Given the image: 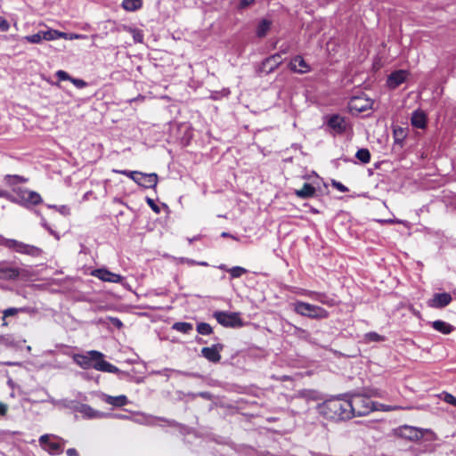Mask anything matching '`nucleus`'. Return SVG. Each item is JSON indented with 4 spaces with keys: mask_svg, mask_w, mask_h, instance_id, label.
Listing matches in <instances>:
<instances>
[{
    "mask_svg": "<svg viewBox=\"0 0 456 456\" xmlns=\"http://www.w3.org/2000/svg\"><path fill=\"white\" fill-rule=\"evenodd\" d=\"M182 262H183V263H187V264H189V265H194V264H196V263H195V261H193V260H190V259H182Z\"/></svg>",
    "mask_w": 456,
    "mask_h": 456,
    "instance_id": "0e129e2a",
    "label": "nucleus"
},
{
    "mask_svg": "<svg viewBox=\"0 0 456 456\" xmlns=\"http://www.w3.org/2000/svg\"><path fill=\"white\" fill-rule=\"evenodd\" d=\"M315 301H320L321 303L328 305H331L332 302H333L332 299L328 298V297L325 295H316V294H315Z\"/></svg>",
    "mask_w": 456,
    "mask_h": 456,
    "instance_id": "de8ad7c7",
    "label": "nucleus"
},
{
    "mask_svg": "<svg viewBox=\"0 0 456 456\" xmlns=\"http://www.w3.org/2000/svg\"><path fill=\"white\" fill-rule=\"evenodd\" d=\"M452 296L448 293H436L428 300V305L433 308H443L452 302Z\"/></svg>",
    "mask_w": 456,
    "mask_h": 456,
    "instance_id": "dca6fc26",
    "label": "nucleus"
},
{
    "mask_svg": "<svg viewBox=\"0 0 456 456\" xmlns=\"http://www.w3.org/2000/svg\"><path fill=\"white\" fill-rule=\"evenodd\" d=\"M73 360L84 370L94 368L97 370L109 373H118L119 371L116 366L104 361L103 354L99 351L91 350L86 352L85 354H74Z\"/></svg>",
    "mask_w": 456,
    "mask_h": 456,
    "instance_id": "f257e3e1",
    "label": "nucleus"
},
{
    "mask_svg": "<svg viewBox=\"0 0 456 456\" xmlns=\"http://www.w3.org/2000/svg\"><path fill=\"white\" fill-rule=\"evenodd\" d=\"M55 77L58 79L57 82L53 83V86H60L61 81H70L77 88L82 89L87 86V82L82 78H77L71 77L67 71L60 69L55 72Z\"/></svg>",
    "mask_w": 456,
    "mask_h": 456,
    "instance_id": "ddd939ff",
    "label": "nucleus"
},
{
    "mask_svg": "<svg viewBox=\"0 0 456 456\" xmlns=\"http://www.w3.org/2000/svg\"><path fill=\"white\" fill-rule=\"evenodd\" d=\"M0 343L7 346H14V342L12 338H4V337H0Z\"/></svg>",
    "mask_w": 456,
    "mask_h": 456,
    "instance_id": "5fc2aeb1",
    "label": "nucleus"
},
{
    "mask_svg": "<svg viewBox=\"0 0 456 456\" xmlns=\"http://www.w3.org/2000/svg\"><path fill=\"white\" fill-rule=\"evenodd\" d=\"M92 275L102 281L119 283L123 281V277L121 275L111 273L106 269H96L92 272Z\"/></svg>",
    "mask_w": 456,
    "mask_h": 456,
    "instance_id": "4468645a",
    "label": "nucleus"
},
{
    "mask_svg": "<svg viewBox=\"0 0 456 456\" xmlns=\"http://www.w3.org/2000/svg\"><path fill=\"white\" fill-rule=\"evenodd\" d=\"M287 51H288V47L287 46L283 47V45H281L280 48V51L278 53H281V56L282 54L287 53Z\"/></svg>",
    "mask_w": 456,
    "mask_h": 456,
    "instance_id": "680f3d73",
    "label": "nucleus"
},
{
    "mask_svg": "<svg viewBox=\"0 0 456 456\" xmlns=\"http://www.w3.org/2000/svg\"><path fill=\"white\" fill-rule=\"evenodd\" d=\"M295 310L302 314L306 316H311L312 313L314 312V308L310 304L303 303V302H297L295 305Z\"/></svg>",
    "mask_w": 456,
    "mask_h": 456,
    "instance_id": "c85d7f7f",
    "label": "nucleus"
},
{
    "mask_svg": "<svg viewBox=\"0 0 456 456\" xmlns=\"http://www.w3.org/2000/svg\"><path fill=\"white\" fill-rule=\"evenodd\" d=\"M42 225H43V226H44V228H45V229L50 228V227L46 224V223H45V221L44 219H42Z\"/></svg>",
    "mask_w": 456,
    "mask_h": 456,
    "instance_id": "69168bd1",
    "label": "nucleus"
},
{
    "mask_svg": "<svg viewBox=\"0 0 456 456\" xmlns=\"http://www.w3.org/2000/svg\"><path fill=\"white\" fill-rule=\"evenodd\" d=\"M229 236V233L228 232H223L222 233V237H228Z\"/></svg>",
    "mask_w": 456,
    "mask_h": 456,
    "instance_id": "338daca9",
    "label": "nucleus"
},
{
    "mask_svg": "<svg viewBox=\"0 0 456 456\" xmlns=\"http://www.w3.org/2000/svg\"><path fill=\"white\" fill-rule=\"evenodd\" d=\"M219 268L227 271L232 278H239L242 274L247 273V270L245 268L240 266L226 268L224 265H221Z\"/></svg>",
    "mask_w": 456,
    "mask_h": 456,
    "instance_id": "72a5a7b5",
    "label": "nucleus"
},
{
    "mask_svg": "<svg viewBox=\"0 0 456 456\" xmlns=\"http://www.w3.org/2000/svg\"><path fill=\"white\" fill-rule=\"evenodd\" d=\"M372 105L373 101L370 98L363 96H353L348 102V109L352 113H362L370 110Z\"/></svg>",
    "mask_w": 456,
    "mask_h": 456,
    "instance_id": "6e6552de",
    "label": "nucleus"
},
{
    "mask_svg": "<svg viewBox=\"0 0 456 456\" xmlns=\"http://www.w3.org/2000/svg\"><path fill=\"white\" fill-rule=\"evenodd\" d=\"M10 24L5 19H2L0 20V31L6 32L9 30Z\"/></svg>",
    "mask_w": 456,
    "mask_h": 456,
    "instance_id": "603ef678",
    "label": "nucleus"
},
{
    "mask_svg": "<svg viewBox=\"0 0 456 456\" xmlns=\"http://www.w3.org/2000/svg\"><path fill=\"white\" fill-rule=\"evenodd\" d=\"M15 201H20L25 207L37 206L43 202L39 193L28 189L19 190Z\"/></svg>",
    "mask_w": 456,
    "mask_h": 456,
    "instance_id": "423d86ee",
    "label": "nucleus"
},
{
    "mask_svg": "<svg viewBox=\"0 0 456 456\" xmlns=\"http://www.w3.org/2000/svg\"><path fill=\"white\" fill-rule=\"evenodd\" d=\"M328 191V186L318 174L315 172V197L322 195Z\"/></svg>",
    "mask_w": 456,
    "mask_h": 456,
    "instance_id": "7c9ffc66",
    "label": "nucleus"
},
{
    "mask_svg": "<svg viewBox=\"0 0 456 456\" xmlns=\"http://www.w3.org/2000/svg\"><path fill=\"white\" fill-rule=\"evenodd\" d=\"M45 449L53 454H58L61 452V445L56 442H49Z\"/></svg>",
    "mask_w": 456,
    "mask_h": 456,
    "instance_id": "58836bf2",
    "label": "nucleus"
},
{
    "mask_svg": "<svg viewBox=\"0 0 456 456\" xmlns=\"http://www.w3.org/2000/svg\"><path fill=\"white\" fill-rule=\"evenodd\" d=\"M122 7L128 12H135L142 8V0H123Z\"/></svg>",
    "mask_w": 456,
    "mask_h": 456,
    "instance_id": "bb28decb",
    "label": "nucleus"
},
{
    "mask_svg": "<svg viewBox=\"0 0 456 456\" xmlns=\"http://www.w3.org/2000/svg\"><path fill=\"white\" fill-rule=\"evenodd\" d=\"M102 398L106 403L111 404L115 407L125 406L128 403L127 397L126 395L111 396L103 394Z\"/></svg>",
    "mask_w": 456,
    "mask_h": 456,
    "instance_id": "aec40b11",
    "label": "nucleus"
},
{
    "mask_svg": "<svg viewBox=\"0 0 456 456\" xmlns=\"http://www.w3.org/2000/svg\"><path fill=\"white\" fill-rule=\"evenodd\" d=\"M28 178L20 175H6L4 177V182L11 187H14L20 183H28Z\"/></svg>",
    "mask_w": 456,
    "mask_h": 456,
    "instance_id": "412c9836",
    "label": "nucleus"
},
{
    "mask_svg": "<svg viewBox=\"0 0 456 456\" xmlns=\"http://www.w3.org/2000/svg\"><path fill=\"white\" fill-rule=\"evenodd\" d=\"M393 136L395 139V143L403 146V142L407 137V133L403 127L395 126L393 129Z\"/></svg>",
    "mask_w": 456,
    "mask_h": 456,
    "instance_id": "393cba45",
    "label": "nucleus"
},
{
    "mask_svg": "<svg viewBox=\"0 0 456 456\" xmlns=\"http://www.w3.org/2000/svg\"><path fill=\"white\" fill-rule=\"evenodd\" d=\"M376 407L378 408L377 410H382V411H392V410H395V407H391V406H387V405H384V404H378L376 405Z\"/></svg>",
    "mask_w": 456,
    "mask_h": 456,
    "instance_id": "4d7b16f0",
    "label": "nucleus"
},
{
    "mask_svg": "<svg viewBox=\"0 0 456 456\" xmlns=\"http://www.w3.org/2000/svg\"><path fill=\"white\" fill-rule=\"evenodd\" d=\"M281 63L282 59L281 58V53H275L274 54L265 58L261 61L258 71L270 74L273 72Z\"/></svg>",
    "mask_w": 456,
    "mask_h": 456,
    "instance_id": "9b49d317",
    "label": "nucleus"
},
{
    "mask_svg": "<svg viewBox=\"0 0 456 456\" xmlns=\"http://www.w3.org/2000/svg\"><path fill=\"white\" fill-rule=\"evenodd\" d=\"M378 222L379 224H403L406 228H411L413 225L419 224V223H411V222H409L407 220H400V219H384V220H378Z\"/></svg>",
    "mask_w": 456,
    "mask_h": 456,
    "instance_id": "2f4dec72",
    "label": "nucleus"
},
{
    "mask_svg": "<svg viewBox=\"0 0 456 456\" xmlns=\"http://www.w3.org/2000/svg\"><path fill=\"white\" fill-rule=\"evenodd\" d=\"M332 186L341 192H347L349 191L346 185L336 180H332Z\"/></svg>",
    "mask_w": 456,
    "mask_h": 456,
    "instance_id": "49530a36",
    "label": "nucleus"
},
{
    "mask_svg": "<svg viewBox=\"0 0 456 456\" xmlns=\"http://www.w3.org/2000/svg\"><path fill=\"white\" fill-rule=\"evenodd\" d=\"M49 209H54L58 213H60L63 216H68L70 215V207L69 205H45Z\"/></svg>",
    "mask_w": 456,
    "mask_h": 456,
    "instance_id": "473e14b6",
    "label": "nucleus"
},
{
    "mask_svg": "<svg viewBox=\"0 0 456 456\" xmlns=\"http://www.w3.org/2000/svg\"><path fill=\"white\" fill-rule=\"evenodd\" d=\"M86 37V35L77 34V33H67V32H62V37H61V38H63L66 40L84 39Z\"/></svg>",
    "mask_w": 456,
    "mask_h": 456,
    "instance_id": "79ce46f5",
    "label": "nucleus"
},
{
    "mask_svg": "<svg viewBox=\"0 0 456 456\" xmlns=\"http://www.w3.org/2000/svg\"><path fill=\"white\" fill-rule=\"evenodd\" d=\"M20 274V272L17 268L6 267L0 268V279L3 280H14Z\"/></svg>",
    "mask_w": 456,
    "mask_h": 456,
    "instance_id": "5701e85b",
    "label": "nucleus"
},
{
    "mask_svg": "<svg viewBox=\"0 0 456 456\" xmlns=\"http://www.w3.org/2000/svg\"><path fill=\"white\" fill-rule=\"evenodd\" d=\"M322 120V126H326L329 131L343 134L346 130V119L338 113L326 114Z\"/></svg>",
    "mask_w": 456,
    "mask_h": 456,
    "instance_id": "39448f33",
    "label": "nucleus"
},
{
    "mask_svg": "<svg viewBox=\"0 0 456 456\" xmlns=\"http://www.w3.org/2000/svg\"><path fill=\"white\" fill-rule=\"evenodd\" d=\"M4 245L15 251L22 254H27L34 256H37L41 254L42 250L39 248L25 244L15 240H5Z\"/></svg>",
    "mask_w": 456,
    "mask_h": 456,
    "instance_id": "1a4fd4ad",
    "label": "nucleus"
},
{
    "mask_svg": "<svg viewBox=\"0 0 456 456\" xmlns=\"http://www.w3.org/2000/svg\"><path fill=\"white\" fill-rule=\"evenodd\" d=\"M148 206L157 214H159L161 211L160 207L155 202V200L150 197H146L145 199Z\"/></svg>",
    "mask_w": 456,
    "mask_h": 456,
    "instance_id": "c03bdc74",
    "label": "nucleus"
},
{
    "mask_svg": "<svg viewBox=\"0 0 456 456\" xmlns=\"http://www.w3.org/2000/svg\"><path fill=\"white\" fill-rule=\"evenodd\" d=\"M62 37V31L48 28L47 30H42V37L45 41H53L61 38Z\"/></svg>",
    "mask_w": 456,
    "mask_h": 456,
    "instance_id": "cd10ccee",
    "label": "nucleus"
},
{
    "mask_svg": "<svg viewBox=\"0 0 456 456\" xmlns=\"http://www.w3.org/2000/svg\"><path fill=\"white\" fill-rule=\"evenodd\" d=\"M432 327L443 334H450L454 330L453 326L444 321L433 322Z\"/></svg>",
    "mask_w": 456,
    "mask_h": 456,
    "instance_id": "b1692460",
    "label": "nucleus"
},
{
    "mask_svg": "<svg viewBox=\"0 0 456 456\" xmlns=\"http://www.w3.org/2000/svg\"><path fill=\"white\" fill-rule=\"evenodd\" d=\"M305 98H306V101L312 102V95L308 90L305 91Z\"/></svg>",
    "mask_w": 456,
    "mask_h": 456,
    "instance_id": "e2e57ef3",
    "label": "nucleus"
},
{
    "mask_svg": "<svg viewBox=\"0 0 456 456\" xmlns=\"http://www.w3.org/2000/svg\"><path fill=\"white\" fill-rule=\"evenodd\" d=\"M39 442L41 444H45V446L48 444L50 441V436L48 435H44L39 438Z\"/></svg>",
    "mask_w": 456,
    "mask_h": 456,
    "instance_id": "6e6d98bb",
    "label": "nucleus"
},
{
    "mask_svg": "<svg viewBox=\"0 0 456 456\" xmlns=\"http://www.w3.org/2000/svg\"><path fill=\"white\" fill-rule=\"evenodd\" d=\"M363 340L365 343L380 342L384 340V338L377 332H369L364 335Z\"/></svg>",
    "mask_w": 456,
    "mask_h": 456,
    "instance_id": "c9c22d12",
    "label": "nucleus"
},
{
    "mask_svg": "<svg viewBox=\"0 0 456 456\" xmlns=\"http://www.w3.org/2000/svg\"><path fill=\"white\" fill-rule=\"evenodd\" d=\"M197 331L202 335H209L212 333V328L208 323L201 322L197 326Z\"/></svg>",
    "mask_w": 456,
    "mask_h": 456,
    "instance_id": "ea45409f",
    "label": "nucleus"
},
{
    "mask_svg": "<svg viewBox=\"0 0 456 456\" xmlns=\"http://www.w3.org/2000/svg\"><path fill=\"white\" fill-rule=\"evenodd\" d=\"M113 172L126 175L139 186L143 187L145 189H155L159 182V175L156 173H142L140 171H131L126 169H114Z\"/></svg>",
    "mask_w": 456,
    "mask_h": 456,
    "instance_id": "20e7f679",
    "label": "nucleus"
},
{
    "mask_svg": "<svg viewBox=\"0 0 456 456\" xmlns=\"http://www.w3.org/2000/svg\"><path fill=\"white\" fill-rule=\"evenodd\" d=\"M355 158L362 163V164H368L370 161V152L369 149L367 148H361L359 149L355 153Z\"/></svg>",
    "mask_w": 456,
    "mask_h": 456,
    "instance_id": "c756f323",
    "label": "nucleus"
},
{
    "mask_svg": "<svg viewBox=\"0 0 456 456\" xmlns=\"http://www.w3.org/2000/svg\"><path fill=\"white\" fill-rule=\"evenodd\" d=\"M333 225L344 226L345 228H352L354 224L352 221L349 213L342 211L335 216Z\"/></svg>",
    "mask_w": 456,
    "mask_h": 456,
    "instance_id": "6ab92c4d",
    "label": "nucleus"
},
{
    "mask_svg": "<svg viewBox=\"0 0 456 456\" xmlns=\"http://www.w3.org/2000/svg\"><path fill=\"white\" fill-rule=\"evenodd\" d=\"M403 431H404L403 436L410 439H414V438L419 437V432L412 428L405 427L403 428Z\"/></svg>",
    "mask_w": 456,
    "mask_h": 456,
    "instance_id": "37998d69",
    "label": "nucleus"
},
{
    "mask_svg": "<svg viewBox=\"0 0 456 456\" xmlns=\"http://www.w3.org/2000/svg\"><path fill=\"white\" fill-rule=\"evenodd\" d=\"M24 39L30 44H40L44 40V37H42V30L36 34L26 36Z\"/></svg>",
    "mask_w": 456,
    "mask_h": 456,
    "instance_id": "e433bc0d",
    "label": "nucleus"
},
{
    "mask_svg": "<svg viewBox=\"0 0 456 456\" xmlns=\"http://www.w3.org/2000/svg\"><path fill=\"white\" fill-rule=\"evenodd\" d=\"M347 402L346 399L332 398L317 407L318 413L327 419H348Z\"/></svg>",
    "mask_w": 456,
    "mask_h": 456,
    "instance_id": "f03ea898",
    "label": "nucleus"
},
{
    "mask_svg": "<svg viewBox=\"0 0 456 456\" xmlns=\"http://www.w3.org/2000/svg\"><path fill=\"white\" fill-rule=\"evenodd\" d=\"M199 265H204V266L208 265V264H207L206 262H201V263H200Z\"/></svg>",
    "mask_w": 456,
    "mask_h": 456,
    "instance_id": "774afa93",
    "label": "nucleus"
},
{
    "mask_svg": "<svg viewBox=\"0 0 456 456\" xmlns=\"http://www.w3.org/2000/svg\"><path fill=\"white\" fill-rule=\"evenodd\" d=\"M273 26V21L267 18H262L259 20L256 28V36L258 38H264L267 36L268 32L271 30Z\"/></svg>",
    "mask_w": 456,
    "mask_h": 456,
    "instance_id": "a211bd4d",
    "label": "nucleus"
},
{
    "mask_svg": "<svg viewBox=\"0 0 456 456\" xmlns=\"http://www.w3.org/2000/svg\"><path fill=\"white\" fill-rule=\"evenodd\" d=\"M68 456H78V453L76 449L70 448L67 450Z\"/></svg>",
    "mask_w": 456,
    "mask_h": 456,
    "instance_id": "052dcab7",
    "label": "nucleus"
},
{
    "mask_svg": "<svg viewBox=\"0 0 456 456\" xmlns=\"http://www.w3.org/2000/svg\"><path fill=\"white\" fill-rule=\"evenodd\" d=\"M214 316L224 327H241L243 324L238 313L216 312Z\"/></svg>",
    "mask_w": 456,
    "mask_h": 456,
    "instance_id": "0eeeda50",
    "label": "nucleus"
},
{
    "mask_svg": "<svg viewBox=\"0 0 456 456\" xmlns=\"http://www.w3.org/2000/svg\"><path fill=\"white\" fill-rule=\"evenodd\" d=\"M256 0H240L238 5H237V10L239 12H241L243 10H246L248 8H249L250 6H252L253 4H255Z\"/></svg>",
    "mask_w": 456,
    "mask_h": 456,
    "instance_id": "a19ab883",
    "label": "nucleus"
},
{
    "mask_svg": "<svg viewBox=\"0 0 456 456\" xmlns=\"http://www.w3.org/2000/svg\"><path fill=\"white\" fill-rule=\"evenodd\" d=\"M0 198L8 199V200H11L12 201L16 200L15 196L12 195L10 192H8L7 191H4V190H0Z\"/></svg>",
    "mask_w": 456,
    "mask_h": 456,
    "instance_id": "3c124183",
    "label": "nucleus"
},
{
    "mask_svg": "<svg viewBox=\"0 0 456 456\" xmlns=\"http://www.w3.org/2000/svg\"><path fill=\"white\" fill-rule=\"evenodd\" d=\"M328 314L327 310L315 305V318H323Z\"/></svg>",
    "mask_w": 456,
    "mask_h": 456,
    "instance_id": "8fccbe9b",
    "label": "nucleus"
},
{
    "mask_svg": "<svg viewBox=\"0 0 456 456\" xmlns=\"http://www.w3.org/2000/svg\"><path fill=\"white\" fill-rule=\"evenodd\" d=\"M289 68L296 73H306L310 71L311 67L310 65L305 61V60L300 56L296 55L294 58H292L289 63Z\"/></svg>",
    "mask_w": 456,
    "mask_h": 456,
    "instance_id": "2eb2a0df",
    "label": "nucleus"
},
{
    "mask_svg": "<svg viewBox=\"0 0 456 456\" xmlns=\"http://www.w3.org/2000/svg\"><path fill=\"white\" fill-rule=\"evenodd\" d=\"M110 322H111V323H112L114 326H116V327H118V328H121V327L123 326L122 322H121L119 319H118V318H111V319H110Z\"/></svg>",
    "mask_w": 456,
    "mask_h": 456,
    "instance_id": "13d9d810",
    "label": "nucleus"
},
{
    "mask_svg": "<svg viewBox=\"0 0 456 456\" xmlns=\"http://www.w3.org/2000/svg\"><path fill=\"white\" fill-rule=\"evenodd\" d=\"M19 311H20V309H18V308H8V309H6L3 313V314H4L3 319L4 320L5 318H7L9 316H13L16 314H18Z\"/></svg>",
    "mask_w": 456,
    "mask_h": 456,
    "instance_id": "09e8293b",
    "label": "nucleus"
},
{
    "mask_svg": "<svg viewBox=\"0 0 456 456\" xmlns=\"http://www.w3.org/2000/svg\"><path fill=\"white\" fill-rule=\"evenodd\" d=\"M409 77V71L406 69H395L392 71L387 78V86L389 89L395 90L402 84L405 83Z\"/></svg>",
    "mask_w": 456,
    "mask_h": 456,
    "instance_id": "9d476101",
    "label": "nucleus"
},
{
    "mask_svg": "<svg viewBox=\"0 0 456 456\" xmlns=\"http://www.w3.org/2000/svg\"><path fill=\"white\" fill-rule=\"evenodd\" d=\"M129 32L132 34L134 41L135 43H142L143 42V33L141 29L135 28H129Z\"/></svg>",
    "mask_w": 456,
    "mask_h": 456,
    "instance_id": "4c0bfd02",
    "label": "nucleus"
},
{
    "mask_svg": "<svg viewBox=\"0 0 456 456\" xmlns=\"http://www.w3.org/2000/svg\"><path fill=\"white\" fill-rule=\"evenodd\" d=\"M230 94L229 88H223L221 91H216L213 93V99L219 100L223 97H227Z\"/></svg>",
    "mask_w": 456,
    "mask_h": 456,
    "instance_id": "a18cd8bd",
    "label": "nucleus"
},
{
    "mask_svg": "<svg viewBox=\"0 0 456 456\" xmlns=\"http://www.w3.org/2000/svg\"><path fill=\"white\" fill-rule=\"evenodd\" d=\"M444 400L446 403H450V404H452V405L456 406V398H455L453 395H450V394H445V395H444Z\"/></svg>",
    "mask_w": 456,
    "mask_h": 456,
    "instance_id": "864d4df0",
    "label": "nucleus"
},
{
    "mask_svg": "<svg viewBox=\"0 0 456 456\" xmlns=\"http://www.w3.org/2000/svg\"><path fill=\"white\" fill-rule=\"evenodd\" d=\"M79 412L82 413L85 417L89 419H99L105 416L104 413L95 411L91 406L83 404L79 408Z\"/></svg>",
    "mask_w": 456,
    "mask_h": 456,
    "instance_id": "4be33fe9",
    "label": "nucleus"
},
{
    "mask_svg": "<svg viewBox=\"0 0 456 456\" xmlns=\"http://www.w3.org/2000/svg\"><path fill=\"white\" fill-rule=\"evenodd\" d=\"M411 125L417 129L425 130L428 125V117L420 108L415 110L411 115Z\"/></svg>",
    "mask_w": 456,
    "mask_h": 456,
    "instance_id": "f8f14e48",
    "label": "nucleus"
},
{
    "mask_svg": "<svg viewBox=\"0 0 456 456\" xmlns=\"http://www.w3.org/2000/svg\"><path fill=\"white\" fill-rule=\"evenodd\" d=\"M223 345L216 344L210 347H203L201 354L208 361L212 362H218L221 359L220 352L223 350Z\"/></svg>",
    "mask_w": 456,
    "mask_h": 456,
    "instance_id": "f3484780",
    "label": "nucleus"
},
{
    "mask_svg": "<svg viewBox=\"0 0 456 456\" xmlns=\"http://www.w3.org/2000/svg\"><path fill=\"white\" fill-rule=\"evenodd\" d=\"M6 411H7L6 404L0 403V416L5 415Z\"/></svg>",
    "mask_w": 456,
    "mask_h": 456,
    "instance_id": "bf43d9fd",
    "label": "nucleus"
},
{
    "mask_svg": "<svg viewBox=\"0 0 456 456\" xmlns=\"http://www.w3.org/2000/svg\"><path fill=\"white\" fill-rule=\"evenodd\" d=\"M297 196L301 199H306L314 196V184L312 183H305L303 188L296 191Z\"/></svg>",
    "mask_w": 456,
    "mask_h": 456,
    "instance_id": "a878e982",
    "label": "nucleus"
},
{
    "mask_svg": "<svg viewBox=\"0 0 456 456\" xmlns=\"http://www.w3.org/2000/svg\"><path fill=\"white\" fill-rule=\"evenodd\" d=\"M173 329L183 333H188L192 330L193 327L189 322H175L173 325Z\"/></svg>",
    "mask_w": 456,
    "mask_h": 456,
    "instance_id": "f704fd0d",
    "label": "nucleus"
},
{
    "mask_svg": "<svg viewBox=\"0 0 456 456\" xmlns=\"http://www.w3.org/2000/svg\"><path fill=\"white\" fill-rule=\"evenodd\" d=\"M347 402L348 419L355 416H364L378 409L376 404L367 396L354 395Z\"/></svg>",
    "mask_w": 456,
    "mask_h": 456,
    "instance_id": "7ed1b4c3",
    "label": "nucleus"
}]
</instances>
